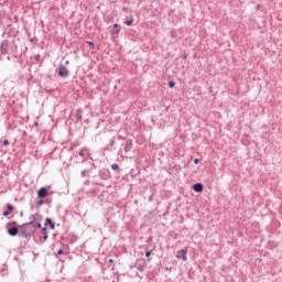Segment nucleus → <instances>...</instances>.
<instances>
[{
	"instance_id": "1",
	"label": "nucleus",
	"mask_w": 282,
	"mask_h": 282,
	"mask_svg": "<svg viewBox=\"0 0 282 282\" xmlns=\"http://www.w3.org/2000/svg\"><path fill=\"white\" fill-rule=\"evenodd\" d=\"M34 232H36V227L32 226V223L20 225V237H23V239L30 241L34 237Z\"/></svg>"
},
{
	"instance_id": "2",
	"label": "nucleus",
	"mask_w": 282,
	"mask_h": 282,
	"mask_svg": "<svg viewBox=\"0 0 282 282\" xmlns=\"http://www.w3.org/2000/svg\"><path fill=\"white\" fill-rule=\"evenodd\" d=\"M6 229H7V232H8L9 237H17V235L20 236V227H18V224H17L15 220L9 221L6 225Z\"/></svg>"
},
{
	"instance_id": "3",
	"label": "nucleus",
	"mask_w": 282,
	"mask_h": 282,
	"mask_svg": "<svg viewBox=\"0 0 282 282\" xmlns=\"http://www.w3.org/2000/svg\"><path fill=\"white\" fill-rule=\"evenodd\" d=\"M75 158L77 159V162L85 164V162L89 160V150H87V148L82 149Z\"/></svg>"
},
{
	"instance_id": "4",
	"label": "nucleus",
	"mask_w": 282,
	"mask_h": 282,
	"mask_svg": "<svg viewBox=\"0 0 282 282\" xmlns=\"http://www.w3.org/2000/svg\"><path fill=\"white\" fill-rule=\"evenodd\" d=\"M55 72L59 78H67L69 76V69L64 64H59Z\"/></svg>"
},
{
	"instance_id": "5",
	"label": "nucleus",
	"mask_w": 282,
	"mask_h": 282,
	"mask_svg": "<svg viewBox=\"0 0 282 282\" xmlns=\"http://www.w3.org/2000/svg\"><path fill=\"white\" fill-rule=\"evenodd\" d=\"M94 169H96V165L94 163H89L87 169L82 170L80 177H83V180H85V177H89V174L91 171H94Z\"/></svg>"
},
{
	"instance_id": "6",
	"label": "nucleus",
	"mask_w": 282,
	"mask_h": 282,
	"mask_svg": "<svg viewBox=\"0 0 282 282\" xmlns=\"http://www.w3.org/2000/svg\"><path fill=\"white\" fill-rule=\"evenodd\" d=\"M29 219H30L29 224H31V226H34L36 221H43V216H41V214H32L29 217Z\"/></svg>"
},
{
	"instance_id": "7",
	"label": "nucleus",
	"mask_w": 282,
	"mask_h": 282,
	"mask_svg": "<svg viewBox=\"0 0 282 282\" xmlns=\"http://www.w3.org/2000/svg\"><path fill=\"white\" fill-rule=\"evenodd\" d=\"M186 254H188V249L184 248L177 251V259H182L183 261H188V258L186 257Z\"/></svg>"
},
{
	"instance_id": "8",
	"label": "nucleus",
	"mask_w": 282,
	"mask_h": 282,
	"mask_svg": "<svg viewBox=\"0 0 282 282\" xmlns=\"http://www.w3.org/2000/svg\"><path fill=\"white\" fill-rule=\"evenodd\" d=\"M99 177L101 180H111V172L107 169H102L99 171Z\"/></svg>"
},
{
	"instance_id": "9",
	"label": "nucleus",
	"mask_w": 282,
	"mask_h": 282,
	"mask_svg": "<svg viewBox=\"0 0 282 282\" xmlns=\"http://www.w3.org/2000/svg\"><path fill=\"white\" fill-rule=\"evenodd\" d=\"M9 45H10V41H8V40H3V41H2V43H1V45H0V52H1V54L6 55V54L9 53V50H8Z\"/></svg>"
},
{
	"instance_id": "10",
	"label": "nucleus",
	"mask_w": 282,
	"mask_h": 282,
	"mask_svg": "<svg viewBox=\"0 0 282 282\" xmlns=\"http://www.w3.org/2000/svg\"><path fill=\"white\" fill-rule=\"evenodd\" d=\"M131 149H133V140L127 139L124 148H123L124 153H129V151H131Z\"/></svg>"
},
{
	"instance_id": "11",
	"label": "nucleus",
	"mask_w": 282,
	"mask_h": 282,
	"mask_svg": "<svg viewBox=\"0 0 282 282\" xmlns=\"http://www.w3.org/2000/svg\"><path fill=\"white\" fill-rule=\"evenodd\" d=\"M37 197H39V199H45V197H47V188L46 187H41L37 191Z\"/></svg>"
},
{
	"instance_id": "12",
	"label": "nucleus",
	"mask_w": 282,
	"mask_h": 282,
	"mask_svg": "<svg viewBox=\"0 0 282 282\" xmlns=\"http://www.w3.org/2000/svg\"><path fill=\"white\" fill-rule=\"evenodd\" d=\"M40 238H42V243H45L47 241L48 236H47V227H43L41 232H40Z\"/></svg>"
},
{
	"instance_id": "13",
	"label": "nucleus",
	"mask_w": 282,
	"mask_h": 282,
	"mask_svg": "<svg viewBox=\"0 0 282 282\" xmlns=\"http://www.w3.org/2000/svg\"><path fill=\"white\" fill-rule=\"evenodd\" d=\"M193 191L195 193H204V184L202 183H195L193 186H192Z\"/></svg>"
},
{
	"instance_id": "14",
	"label": "nucleus",
	"mask_w": 282,
	"mask_h": 282,
	"mask_svg": "<svg viewBox=\"0 0 282 282\" xmlns=\"http://www.w3.org/2000/svg\"><path fill=\"white\" fill-rule=\"evenodd\" d=\"M44 226H45V228H47V226H48L51 228V230H55L56 223L53 221L52 218H46Z\"/></svg>"
},
{
	"instance_id": "15",
	"label": "nucleus",
	"mask_w": 282,
	"mask_h": 282,
	"mask_svg": "<svg viewBox=\"0 0 282 282\" xmlns=\"http://www.w3.org/2000/svg\"><path fill=\"white\" fill-rule=\"evenodd\" d=\"M120 30H122V26H120V24L118 23H115L113 30L110 31V34H112V36H116V34H120Z\"/></svg>"
},
{
	"instance_id": "16",
	"label": "nucleus",
	"mask_w": 282,
	"mask_h": 282,
	"mask_svg": "<svg viewBox=\"0 0 282 282\" xmlns=\"http://www.w3.org/2000/svg\"><path fill=\"white\" fill-rule=\"evenodd\" d=\"M75 118H77V122H80L83 120V110L82 109H77L75 111Z\"/></svg>"
},
{
	"instance_id": "17",
	"label": "nucleus",
	"mask_w": 282,
	"mask_h": 282,
	"mask_svg": "<svg viewBox=\"0 0 282 282\" xmlns=\"http://www.w3.org/2000/svg\"><path fill=\"white\" fill-rule=\"evenodd\" d=\"M124 25L131 26L133 25V15H130V18H128V20H124Z\"/></svg>"
},
{
	"instance_id": "18",
	"label": "nucleus",
	"mask_w": 282,
	"mask_h": 282,
	"mask_svg": "<svg viewBox=\"0 0 282 282\" xmlns=\"http://www.w3.org/2000/svg\"><path fill=\"white\" fill-rule=\"evenodd\" d=\"M173 169H174V171H176V173H181L182 172V165H180V164H175L173 166Z\"/></svg>"
},
{
	"instance_id": "19",
	"label": "nucleus",
	"mask_w": 282,
	"mask_h": 282,
	"mask_svg": "<svg viewBox=\"0 0 282 282\" xmlns=\"http://www.w3.org/2000/svg\"><path fill=\"white\" fill-rule=\"evenodd\" d=\"M111 169H112V171H120V165H118V163H113L111 165Z\"/></svg>"
},
{
	"instance_id": "20",
	"label": "nucleus",
	"mask_w": 282,
	"mask_h": 282,
	"mask_svg": "<svg viewBox=\"0 0 282 282\" xmlns=\"http://www.w3.org/2000/svg\"><path fill=\"white\" fill-rule=\"evenodd\" d=\"M7 210L12 213V210H14V206L12 204H7Z\"/></svg>"
},
{
	"instance_id": "21",
	"label": "nucleus",
	"mask_w": 282,
	"mask_h": 282,
	"mask_svg": "<svg viewBox=\"0 0 282 282\" xmlns=\"http://www.w3.org/2000/svg\"><path fill=\"white\" fill-rule=\"evenodd\" d=\"M34 227H35V231H36V228L41 229V228H43V225L41 224V221H36V223H34Z\"/></svg>"
},
{
	"instance_id": "22",
	"label": "nucleus",
	"mask_w": 282,
	"mask_h": 282,
	"mask_svg": "<svg viewBox=\"0 0 282 282\" xmlns=\"http://www.w3.org/2000/svg\"><path fill=\"white\" fill-rule=\"evenodd\" d=\"M61 254H65V251H63V249H59L57 253H55V257L58 258L61 257Z\"/></svg>"
},
{
	"instance_id": "23",
	"label": "nucleus",
	"mask_w": 282,
	"mask_h": 282,
	"mask_svg": "<svg viewBox=\"0 0 282 282\" xmlns=\"http://www.w3.org/2000/svg\"><path fill=\"white\" fill-rule=\"evenodd\" d=\"M86 43H87V45H89V50H94V47H95L94 42L87 41Z\"/></svg>"
},
{
	"instance_id": "24",
	"label": "nucleus",
	"mask_w": 282,
	"mask_h": 282,
	"mask_svg": "<svg viewBox=\"0 0 282 282\" xmlns=\"http://www.w3.org/2000/svg\"><path fill=\"white\" fill-rule=\"evenodd\" d=\"M167 85H169L170 89H173V87H175V82L170 80V82L167 83Z\"/></svg>"
},
{
	"instance_id": "25",
	"label": "nucleus",
	"mask_w": 282,
	"mask_h": 282,
	"mask_svg": "<svg viewBox=\"0 0 282 282\" xmlns=\"http://www.w3.org/2000/svg\"><path fill=\"white\" fill-rule=\"evenodd\" d=\"M3 147H8L10 145V141L8 139H6L3 142H2Z\"/></svg>"
},
{
	"instance_id": "26",
	"label": "nucleus",
	"mask_w": 282,
	"mask_h": 282,
	"mask_svg": "<svg viewBox=\"0 0 282 282\" xmlns=\"http://www.w3.org/2000/svg\"><path fill=\"white\" fill-rule=\"evenodd\" d=\"M43 204H45V202L43 199H40L37 200L36 206H43Z\"/></svg>"
},
{
	"instance_id": "27",
	"label": "nucleus",
	"mask_w": 282,
	"mask_h": 282,
	"mask_svg": "<svg viewBox=\"0 0 282 282\" xmlns=\"http://www.w3.org/2000/svg\"><path fill=\"white\" fill-rule=\"evenodd\" d=\"M34 58H35L36 62H40V61H41V54H36V55L34 56Z\"/></svg>"
},
{
	"instance_id": "28",
	"label": "nucleus",
	"mask_w": 282,
	"mask_h": 282,
	"mask_svg": "<svg viewBox=\"0 0 282 282\" xmlns=\"http://www.w3.org/2000/svg\"><path fill=\"white\" fill-rule=\"evenodd\" d=\"M181 58H183V61H186V58H188V54L184 53Z\"/></svg>"
},
{
	"instance_id": "29",
	"label": "nucleus",
	"mask_w": 282,
	"mask_h": 282,
	"mask_svg": "<svg viewBox=\"0 0 282 282\" xmlns=\"http://www.w3.org/2000/svg\"><path fill=\"white\" fill-rule=\"evenodd\" d=\"M113 144H116V140H115V139H111V140L109 141V145H110V147H113Z\"/></svg>"
},
{
	"instance_id": "30",
	"label": "nucleus",
	"mask_w": 282,
	"mask_h": 282,
	"mask_svg": "<svg viewBox=\"0 0 282 282\" xmlns=\"http://www.w3.org/2000/svg\"><path fill=\"white\" fill-rule=\"evenodd\" d=\"M3 217H8V215H10V212L7 209L2 213Z\"/></svg>"
},
{
	"instance_id": "31",
	"label": "nucleus",
	"mask_w": 282,
	"mask_h": 282,
	"mask_svg": "<svg viewBox=\"0 0 282 282\" xmlns=\"http://www.w3.org/2000/svg\"><path fill=\"white\" fill-rule=\"evenodd\" d=\"M153 252V250H150V251H145V257L149 258L151 257V253Z\"/></svg>"
},
{
	"instance_id": "32",
	"label": "nucleus",
	"mask_w": 282,
	"mask_h": 282,
	"mask_svg": "<svg viewBox=\"0 0 282 282\" xmlns=\"http://www.w3.org/2000/svg\"><path fill=\"white\" fill-rule=\"evenodd\" d=\"M138 270H139L140 272H144V265H139V267H138Z\"/></svg>"
},
{
	"instance_id": "33",
	"label": "nucleus",
	"mask_w": 282,
	"mask_h": 282,
	"mask_svg": "<svg viewBox=\"0 0 282 282\" xmlns=\"http://www.w3.org/2000/svg\"><path fill=\"white\" fill-rule=\"evenodd\" d=\"M13 19H14L15 23H19V17L14 15Z\"/></svg>"
},
{
	"instance_id": "34",
	"label": "nucleus",
	"mask_w": 282,
	"mask_h": 282,
	"mask_svg": "<svg viewBox=\"0 0 282 282\" xmlns=\"http://www.w3.org/2000/svg\"><path fill=\"white\" fill-rule=\"evenodd\" d=\"M194 164H199V159H194Z\"/></svg>"
},
{
	"instance_id": "35",
	"label": "nucleus",
	"mask_w": 282,
	"mask_h": 282,
	"mask_svg": "<svg viewBox=\"0 0 282 282\" xmlns=\"http://www.w3.org/2000/svg\"><path fill=\"white\" fill-rule=\"evenodd\" d=\"M29 41H30V43H34L35 39L31 37Z\"/></svg>"
},
{
	"instance_id": "36",
	"label": "nucleus",
	"mask_w": 282,
	"mask_h": 282,
	"mask_svg": "<svg viewBox=\"0 0 282 282\" xmlns=\"http://www.w3.org/2000/svg\"><path fill=\"white\" fill-rule=\"evenodd\" d=\"M260 8H261V4H258V6H257V10H259Z\"/></svg>"
},
{
	"instance_id": "37",
	"label": "nucleus",
	"mask_w": 282,
	"mask_h": 282,
	"mask_svg": "<svg viewBox=\"0 0 282 282\" xmlns=\"http://www.w3.org/2000/svg\"><path fill=\"white\" fill-rule=\"evenodd\" d=\"M65 65H69V61H66V62H65Z\"/></svg>"
},
{
	"instance_id": "38",
	"label": "nucleus",
	"mask_w": 282,
	"mask_h": 282,
	"mask_svg": "<svg viewBox=\"0 0 282 282\" xmlns=\"http://www.w3.org/2000/svg\"><path fill=\"white\" fill-rule=\"evenodd\" d=\"M109 263H113V259H110V260H109Z\"/></svg>"
},
{
	"instance_id": "39",
	"label": "nucleus",
	"mask_w": 282,
	"mask_h": 282,
	"mask_svg": "<svg viewBox=\"0 0 282 282\" xmlns=\"http://www.w3.org/2000/svg\"><path fill=\"white\" fill-rule=\"evenodd\" d=\"M20 217H23V212L20 213Z\"/></svg>"
},
{
	"instance_id": "40",
	"label": "nucleus",
	"mask_w": 282,
	"mask_h": 282,
	"mask_svg": "<svg viewBox=\"0 0 282 282\" xmlns=\"http://www.w3.org/2000/svg\"><path fill=\"white\" fill-rule=\"evenodd\" d=\"M1 272H6V269H1Z\"/></svg>"
},
{
	"instance_id": "41",
	"label": "nucleus",
	"mask_w": 282,
	"mask_h": 282,
	"mask_svg": "<svg viewBox=\"0 0 282 282\" xmlns=\"http://www.w3.org/2000/svg\"><path fill=\"white\" fill-rule=\"evenodd\" d=\"M127 11V8H123V12H126Z\"/></svg>"
},
{
	"instance_id": "42",
	"label": "nucleus",
	"mask_w": 282,
	"mask_h": 282,
	"mask_svg": "<svg viewBox=\"0 0 282 282\" xmlns=\"http://www.w3.org/2000/svg\"><path fill=\"white\" fill-rule=\"evenodd\" d=\"M35 126H39V122H35Z\"/></svg>"
}]
</instances>
